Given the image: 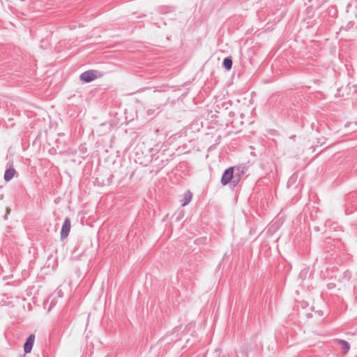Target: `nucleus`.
Masks as SVG:
<instances>
[{"instance_id":"nucleus-1","label":"nucleus","mask_w":357,"mask_h":357,"mask_svg":"<svg viewBox=\"0 0 357 357\" xmlns=\"http://www.w3.org/2000/svg\"><path fill=\"white\" fill-rule=\"evenodd\" d=\"M100 76V73L98 70H90L82 73L80 75L79 78L82 82L89 83L99 77Z\"/></svg>"},{"instance_id":"nucleus-2","label":"nucleus","mask_w":357,"mask_h":357,"mask_svg":"<svg viewBox=\"0 0 357 357\" xmlns=\"http://www.w3.org/2000/svg\"><path fill=\"white\" fill-rule=\"evenodd\" d=\"M234 178V167H229L222 174L221 178V183L223 185H227L229 183L233 185Z\"/></svg>"},{"instance_id":"nucleus-3","label":"nucleus","mask_w":357,"mask_h":357,"mask_svg":"<svg viewBox=\"0 0 357 357\" xmlns=\"http://www.w3.org/2000/svg\"><path fill=\"white\" fill-rule=\"evenodd\" d=\"M70 227V220L69 218H66L61 231V238L62 240L65 239L68 236Z\"/></svg>"},{"instance_id":"nucleus-4","label":"nucleus","mask_w":357,"mask_h":357,"mask_svg":"<svg viewBox=\"0 0 357 357\" xmlns=\"http://www.w3.org/2000/svg\"><path fill=\"white\" fill-rule=\"evenodd\" d=\"M234 167V180L233 181V186L235 187L236 185H238V183H239L240 180L241 179L242 176L244 175L245 174V171H244V168L243 167Z\"/></svg>"},{"instance_id":"nucleus-5","label":"nucleus","mask_w":357,"mask_h":357,"mask_svg":"<svg viewBox=\"0 0 357 357\" xmlns=\"http://www.w3.org/2000/svg\"><path fill=\"white\" fill-rule=\"evenodd\" d=\"M35 340L34 335H30L24 344V350L26 354L31 352Z\"/></svg>"},{"instance_id":"nucleus-6","label":"nucleus","mask_w":357,"mask_h":357,"mask_svg":"<svg viewBox=\"0 0 357 357\" xmlns=\"http://www.w3.org/2000/svg\"><path fill=\"white\" fill-rule=\"evenodd\" d=\"M15 173H16V171L15 170V169L12 166H10L5 172V174H4L5 181H10L13 178Z\"/></svg>"},{"instance_id":"nucleus-7","label":"nucleus","mask_w":357,"mask_h":357,"mask_svg":"<svg viewBox=\"0 0 357 357\" xmlns=\"http://www.w3.org/2000/svg\"><path fill=\"white\" fill-rule=\"evenodd\" d=\"M192 198V193L190 190L186 191L183 195V202L181 204L182 206L188 205L191 202Z\"/></svg>"},{"instance_id":"nucleus-8","label":"nucleus","mask_w":357,"mask_h":357,"mask_svg":"<svg viewBox=\"0 0 357 357\" xmlns=\"http://www.w3.org/2000/svg\"><path fill=\"white\" fill-rule=\"evenodd\" d=\"M337 342L338 344L342 346V353L344 354H346L350 349L349 344L347 341L343 340H338Z\"/></svg>"},{"instance_id":"nucleus-9","label":"nucleus","mask_w":357,"mask_h":357,"mask_svg":"<svg viewBox=\"0 0 357 357\" xmlns=\"http://www.w3.org/2000/svg\"><path fill=\"white\" fill-rule=\"evenodd\" d=\"M222 66H223V67L226 70H231V68L232 67V60H231V59L230 57H226L223 60Z\"/></svg>"},{"instance_id":"nucleus-10","label":"nucleus","mask_w":357,"mask_h":357,"mask_svg":"<svg viewBox=\"0 0 357 357\" xmlns=\"http://www.w3.org/2000/svg\"><path fill=\"white\" fill-rule=\"evenodd\" d=\"M295 137H296V136H295V135H292V136H291V137H290V139H295Z\"/></svg>"}]
</instances>
